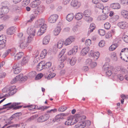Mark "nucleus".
<instances>
[{
    "mask_svg": "<svg viewBox=\"0 0 128 128\" xmlns=\"http://www.w3.org/2000/svg\"><path fill=\"white\" fill-rule=\"evenodd\" d=\"M75 18L77 20H79L82 19L83 16V15L82 12H78L74 16Z\"/></svg>",
    "mask_w": 128,
    "mask_h": 128,
    "instance_id": "obj_21",
    "label": "nucleus"
},
{
    "mask_svg": "<svg viewBox=\"0 0 128 128\" xmlns=\"http://www.w3.org/2000/svg\"><path fill=\"white\" fill-rule=\"evenodd\" d=\"M35 14V15H34V14H32L30 16V19L27 21L28 22H31L35 18L36 16L37 15L36 14Z\"/></svg>",
    "mask_w": 128,
    "mask_h": 128,
    "instance_id": "obj_44",
    "label": "nucleus"
},
{
    "mask_svg": "<svg viewBox=\"0 0 128 128\" xmlns=\"http://www.w3.org/2000/svg\"><path fill=\"white\" fill-rule=\"evenodd\" d=\"M122 15L125 18L128 19V11L126 10H121Z\"/></svg>",
    "mask_w": 128,
    "mask_h": 128,
    "instance_id": "obj_22",
    "label": "nucleus"
},
{
    "mask_svg": "<svg viewBox=\"0 0 128 128\" xmlns=\"http://www.w3.org/2000/svg\"><path fill=\"white\" fill-rule=\"evenodd\" d=\"M50 115L48 114H45L41 116L37 119L38 121L39 122H42L46 121L49 118Z\"/></svg>",
    "mask_w": 128,
    "mask_h": 128,
    "instance_id": "obj_3",
    "label": "nucleus"
},
{
    "mask_svg": "<svg viewBox=\"0 0 128 128\" xmlns=\"http://www.w3.org/2000/svg\"><path fill=\"white\" fill-rule=\"evenodd\" d=\"M78 48L76 46L74 47L72 49L70 50L68 53V55H71L73 54H75L77 52Z\"/></svg>",
    "mask_w": 128,
    "mask_h": 128,
    "instance_id": "obj_13",
    "label": "nucleus"
},
{
    "mask_svg": "<svg viewBox=\"0 0 128 128\" xmlns=\"http://www.w3.org/2000/svg\"><path fill=\"white\" fill-rule=\"evenodd\" d=\"M58 16L57 14H54L50 16L48 19V21L50 23H53L57 20Z\"/></svg>",
    "mask_w": 128,
    "mask_h": 128,
    "instance_id": "obj_4",
    "label": "nucleus"
},
{
    "mask_svg": "<svg viewBox=\"0 0 128 128\" xmlns=\"http://www.w3.org/2000/svg\"><path fill=\"white\" fill-rule=\"evenodd\" d=\"M75 38L73 36H70L67 38L64 42V44L66 46H67L70 44L72 42L74 41Z\"/></svg>",
    "mask_w": 128,
    "mask_h": 128,
    "instance_id": "obj_7",
    "label": "nucleus"
},
{
    "mask_svg": "<svg viewBox=\"0 0 128 128\" xmlns=\"http://www.w3.org/2000/svg\"><path fill=\"white\" fill-rule=\"evenodd\" d=\"M118 26L122 29H124L128 26V23L125 22H119L118 24Z\"/></svg>",
    "mask_w": 128,
    "mask_h": 128,
    "instance_id": "obj_9",
    "label": "nucleus"
},
{
    "mask_svg": "<svg viewBox=\"0 0 128 128\" xmlns=\"http://www.w3.org/2000/svg\"><path fill=\"white\" fill-rule=\"evenodd\" d=\"M92 14V12L91 10L89 9H87L85 10L83 14L84 17H86V16H91Z\"/></svg>",
    "mask_w": 128,
    "mask_h": 128,
    "instance_id": "obj_27",
    "label": "nucleus"
},
{
    "mask_svg": "<svg viewBox=\"0 0 128 128\" xmlns=\"http://www.w3.org/2000/svg\"><path fill=\"white\" fill-rule=\"evenodd\" d=\"M6 41V38L4 39L0 36V49L3 48L5 46Z\"/></svg>",
    "mask_w": 128,
    "mask_h": 128,
    "instance_id": "obj_8",
    "label": "nucleus"
},
{
    "mask_svg": "<svg viewBox=\"0 0 128 128\" xmlns=\"http://www.w3.org/2000/svg\"><path fill=\"white\" fill-rule=\"evenodd\" d=\"M91 44V41L90 39L87 40L85 42V44L86 46H87L86 47L89 46Z\"/></svg>",
    "mask_w": 128,
    "mask_h": 128,
    "instance_id": "obj_58",
    "label": "nucleus"
},
{
    "mask_svg": "<svg viewBox=\"0 0 128 128\" xmlns=\"http://www.w3.org/2000/svg\"><path fill=\"white\" fill-rule=\"evenodd\" d=\"M45 21L44 19L42 18L39 19L38 21V26L40 27V26L44 24Z\"/></svg>",
    "mask_w": 128,
    "mask_h": 128,
    "instance_id": "obj_35",
    "label": "nucleus"
},
{
    "mask_svg": "<svg viewBox=\"0 0 128 128\" xmlns=\"http://www.w3.org/2000/svg\"><path fill=\"white\" fill-rule=\"evenodd\" d=\"M65 114L61 113L58 114L55 117V119L57 120V121H60V120L63 118V116H65Z\"/></svg>",
    "mask_w": 128,
    "mask_h": 128,
    "instance_id": "obj_30",
    "label": "nucleus"
},
{
    "mask_svg": "<svg viewBox=\"0 0 128 128\" xmlns=\"http://www.w3.org/2000/svg\"><path fill=\"white\" fill-rule=\"evenodd\" d=\"M90 50L89 46L85 47L82 49L81 52V55L85 56L88 52Z\"/></svg>",
    "mask_w": 128,
    "mask_h": 128,
    "instance_id": "obj_14",
    "label": "nucleus"
},
{
    "mask_svg": "<svg viewBox=\"0 0 128 128\" xmlns=\"http://www.w3.org/2000/svg\"><path fill=\"white\" fill-rule=\"evenodd\" d=\"M27 34L29 35L32 36H34L35 35L36 30L35 28L32 26L30 27L27 29Z\"/></svg>",
    "mask_w": 128,
    "mask_h": 128,
    "instance_id": "obj_5",
    "label": "nucleus"
},
{
    "mask_svg": "<svg viewBox=\"0 0 128 128\" xmlns=\"http://www.w3.org/2000/svg\"><path fill=\"white\" fill-rule=\"evenodd\" d=\"M74 16V15L73 13H70L67 16L66 19L68 21L70 22L73 20Z\"/></svg>",
    "mask_w": 128,
    "mask_h": 128,
    "instance_id": "obj_31",
    "label": "nucleus"
},
{
    "mask_svg": "<svg viewBox=\"0 0 128 128\" xmlns=\"http://www.w3.org/2000/svg\"><path fill=\"white\" fill-rule=\"evenodd\" d=\"M40 1L38 0H35L32 2L30 4V6L32 8H36L39 5Z\"/></svg>",
    "mask_w": 128,
    "mask_h": 128,
    "instance_id": "obj_12",
    "label": "nucleus"
},
{
    "mask_svg": "<svg viewBox=\"0 0 128 128\" xmlns=\"http://www.w3.org/2000/svg\"><path fill=\"white\" fill-rule=\"evenodd\" d=\"M107 63H105V64H104L102 67V68L105 71L107 70H109V68L108 65H107Z\"/></svg>",
    "mask_w": 128,
    "mask_h": 128,
    "instance_id": "obj_60",
    "label": "nucleus"
},
{
    "mask_svg": "<svg viewBox=\"0 0 128 128\" xmlns=\"http://www.w3.org/2000/svg\"><path fill=\"white\" fill-rule=\"evenodd\" d=\"M9 11V9L7 6H3L0 8V12L3 15L8 13Z\"/></svg>",
    "mask_w": 128,
    "mask_h": 128,
    "instance_id": "obj_11",
    "label": "nucleus"
},
{
    "mask_svg": "<svg viewBox=\"0 0 128 128\" xmlns=\"http://www.w3.org/2000/svg\"><path fill=\"white\" fill-rule=\"evenodd\" d=\"M119 18V16L117 15H114L112 19L113 20L114 22L117 21Z\"/></svg>",
    "mask_w": 128,
    "mask_h": 128,
    "instance_id": "obj_63",
    "label": "nucleus"
},
{
    "mask_svg": "<svg viewBox=\"0 0 128 128\" xmlns=\"http://www.w3.org/2000/svg\"><path fill=\"white\" fill-rule=\"evenodd\" d=\"M12 49H10L7 50L6 52L3 55V57L4 58L10 53H11L12 51Z\"/></svg>",
    "mask_w": 128,
    "mask_h": 128,
    "instance_id": "obj_38",
    "label": "nucleus"
},
{
    "mask_svg": "<svg viewBox=\"0 0 128 128\" xmlns=\"http://www.w3.org/2000/svg\"><path fill=\"white\" fill-rule=\"evenodd\" d=\"M15 27L12 26L8 28L6 32L7 34L9 35L13 34L15 31Z\"/></svg>",
    "mask_w": 128,
    "mask_h": 128,
    "instance_id": "obj_18",
    "label": "nucleus"
},
{
    "mask_svg": "<svg viewBox=\"0 0 128 128\" xmlns=\"http://www.w3.org/2000/svg\"><path fill=\"white\" fill-rule=\"evenodd\" d=\"M24 54L23 52H19L15 56L14 59L17 60H19L23 56Z\"/></svg>",
    "mask_w": 128,
    "mask_h": 128,
    "instance_id": "obj_24",
    "label": "nucleus"
},
{
    "mask_svg": "<svg viewBox=\"0 0 128 128\" xmlns=\"http://www.w3.org/2000/svg\"><path fill=\"white\" fill-rule=\"evenodd\" d=\"M20 102H14L12 103L13 106L14 110H16L21 108L23 106H19L18 105L20 104Z\"/></svg>",
    "mask_w": 128,
    "mask_h": 128,
    "instance_id": "obj_23",
    "label": "nucleus"
},
{
    "mask_svg": "<svg viewBox=\"0 0 128 128\" xmlns=\"http://www.w3.org/2000/svg\"><path fill=\"white\" fill-rule=\"evenodd\" d=\"M51 65V62H47L45 64H44V67L45 68L44 69H48L50 67Z\"/></svg>",
    "mask_w": 128,
    "mask_h": 128,
    "instance_id": "obj_43",
    "label": "nucleus"
},
{
    "mask_svg": "<svg viewBox=\"0 0 128 128\" xmlns=\"http://www.w3.org/2000/svg\"><path fill=\"white\" fill-rule=\"evenodd\" d=\"M76 116L78 117L79 121H83V120L86 119V117L84 116H81L80 114H76Z\"/></svg>",
    "mask_w": 128,
    "mask_h": 128,
    "instance_id": "obj_32",
    "label": "nucleus"
},
{
    "mask_svg": "<svg viewBox=\"0 0 128 128\" xmlns=\"http://www.w3.org/2000/svg\"><path fill=\"white\" fill-rule=\"evenodd\" d=\"M50 39V36L49 35L45 36L42 40V43L43 44H47L49 42Z\"/></svg>",
    "mask_w": 128,
    "mask_h": 128,
    "instance_id": "obj_15",
    "label": "nucleus"
},
{
    "mask_svg": "<svg viewBox=\"0 0 128 128\" xmlns=\"http://www.w3.org/2000/svg\"><path fill=\"white\" fill-rule=\"evenodd\" d=\"M120 72L123 74H127L128 73L127 70L123 68H120Z\"/></svg>",
    "mask_w": 128,
    "mask_h": 128,
    "instance_id": "obj_61",
    "label": "nucleus"
},
{
    "mask_svg": "<svg viewBox=\"0 0 128 128\" xmlns=\"http://www.w3.org/2000/svg\"><path fill=\"white\" fill-rule=\"evenodd\" d=\"M66 51V49L64 48L62 49L59 54L58 56V57H61L62 56H64L63 55L65 52Z\"/></svg>",
    "mask_w": 128,
    "mask_h": 128,
    "instance_id": "obj_55",
    "label": "nucleus"
},
{
    "mask_svg": "<svg viewBox=\"0 0 128 128\" xmlns=\"http://www.w3.org/2000/svg\"><path fill=\"white\" fill-rule=\"evenodd\" d=\"M17 90L15 88L14 86L10 88L9 94L12 95L16 92Z\"/></svg>",
    "mask_w": 128,
    "mask_h": 128,
    "instance_id": "obj_29",
    "label": "nucleus"
},
{
    "mask_svg": "<svg viewBox=\"0 0 128 128\" xmlns=\"http://www.w3.org/2000/svg\"><path fill=\"white\" fill-rule=\"evenodd\" d=\"M29 58V57L27 56L24 57L21 62V65H24L26 64L28 62Z\"/></svg>",
    "mask_w": 128,
    "mask_h": 128,
    "instance_id": "obj_26",
    "label": "nucleus"
},
{
    "mask_svg": "<svg viewBox=\"0 0 128 128\" xmlns=\"http://www.w3.org/2000/svg\"><path fill=\"white\" fill-rule=\"evenodd\" d=\"M110 7L114 9H118L120 8V4L118 3H113L110 4Z\"/></svg>",
    "mask_w": 128,
    "mask_h": 128,
    "instance_id": "obj_19",
    "label": "nucleus"
},
{
    "mask_svg": "<svg viewBox=\"0 0 128 128\" xmlns=\"http://www.w3.org/2000/svg\"><path fill=\"white\" fill-rule=\"evenodd\" d=\"M22 125V124H14L10 125L7 127V128H10V127H18L20 126V125Z\"/></svg>",
    "mask_w": 128,
    "mask_h": 128,
    "instance_id": "obj_59",
    "label": "nucleus"
},
{
    "mask_svg": "<svg viewBox=\"0 0 128 128\" xmlns=\"http://www.w3.org/2000/svg\"><path fill=\"white\" fill-rule=\"evenodd\" d=\"M23 77V74H20L16 76L15 77V78H16L18 80H20L21 81V80Z\"/></svg>",
    "mask_w": 128,
    "mask_h": 128,
    "instance_id": "obj_62",
    "label": "nucleus"
},
{
    "mask_svg": "<svg viewBox=\"0 0 128 128\" xmlns=\"http://www.w3.org/2000/svg\"><path fill=\"white\" fill-rule=\"evenodd\" d=\"M96 26L94 23H92L91 24L90 26V30L88 32V34L89 35L90 33L93 32Z\"/></svg>",
    "mask_w": 128,
    "mask_h": 128,
    "instance_id": "obj_25",
    "label": "nucleus"
},
{
    "mask_svg": "<svg viewBox=\"0 0 128 128\" xmlns=\"http://www.w3.org/2000/svg\"><path fill=\"white\" fill-rule=\"evenodd\" d=\"M47 53V50L46 49H44L42 51L41 53L40 54V57H42V58H45V56H46V55Z\"/></svg>",
    "mask_w": 128,
    "mask_h": 128,
    "instance_id": "obj_41",
    "label": "nucleus"
},
{
    "mask_svg": "<svg viewBox=\"0 0 128 128\" xmlns=\"http://www.w3.org/2000/svg\"><path fill=\"white\" fill-rule=\"evenodd\" d=\"M58 58H59V60L60 61V62H63L66 60L67 57L66 56L64 55L62 56L61 57Z\"/></svg>",
    "mask_w": 128,
    "mask_h": 128,
    "instance_id": "obj_47",
    "label": "nucleus"
},
{
    "mask_svg": "<svg viewBox=\"0 0 128 128\" xmlns=\"http://www.w3.org/2000/svg\"><path fill=\"white\" fill-rule=\"evenodd\" d=\"M98 33L101 36H103L106 34V32L104 30L100 29L98 30Z\"/></svg>",
    "mask_w": 128,
    "mask_h": 128,
    "instance_id": "obj_57",
    "label": "nucleus"
},
{
    "mask_svg": "<svg viewBox=\"0 0 128 128\" xmlns=\"http://www.w3.org/2000/svg\"><path fill=\"white\" fill-rule=\"evenodd\" d=\"M104 26L105 29L107 30H108L110 28L111 25L109 23L107 22L104 24Z\"/></svg>",
    "mask_w": 128,
    "mask_h": 128,
    "instance_id": "obj_56",
    "label": "nucleus"
},
{
    "mask_svg": "<svg viewBox=\"0 0 128 128\" xmlns=\"http://www.w3.org/2000/svg\"><path fill=\"white\" fill-rule=\"evenodd\" d=\"M15 118L14 116L12 115L7 120L6 123L8 124H10L12 122L11 121V120H13L14 118Z\"/></svg>",
    "mask_w": 128,
    "mask_h": 128,
    "instance_id": "obj_52",
    "label": "nucleus"
},
{
    "mask_svg": "<svg viewBox=\"0 0 128 128\" xmlns=\"http://www.w3.org/2000/svg\"><path fill=\"white\" fill-rule=\"evenodd\" d=\"M84 19L88 23L92 22L93 20V18L90 16L84 17Z\"/></svg>",
    "mask_w": 128,
    "mask_h": 128,
    "instance_id": "obj_34",
    "label": "nucleus"
},
{
    "mask_svg": "<svg viewBox=\"0 0 128 128\" xmlns=\"http://www.w3.org/2000/svg\"><path fill=\"white\" fill-rule=\"evenodd\" d=\"M16 66H13L12 68L14 70V73L15 74H18L20 72L21 69L20 68L16 67H15Z\"/></svg>",
    "mask_w": 128,
    "mask_h": 128,
    "instance_id": "obj_33",
    "label": "nucleus"
},
{
    "mask_svg": "<svg viewBox=\"0 0 128 128\" xmlns=\"http://www.w3.org/2000/svg\"><path fill=\"white\" fill-rule=\"evenodd\" d=\"M67 108V106H63L61 107H60L59 108L58 110L60 112H63Z\"/></svg>",
    "mask_w": 128,
    "mask_h": 128,
    "instance_id": "obj_48",
    "label": "nucleus"
},
{
    "mask_svg": "<svg viewBox=\"0 0 128 128\" xmlns=\"http://www.w3.org/2000/svg\"><path fill=\"white\" fill-rule=\"evenodd\" d=\"M71 5L73 7L79 8L80 6V3L77 0H72L71 3Z\"/></svg>",
    "mask_w": 128,
    "mask_h": 128,
    "instance_id": "obj_10",
    "label": "nucleus"
},
{
    "mask_svg": "<svg viewBox=\"0 0 128 128\" xmlns=\"http://www.w3.org/2000/svg\"><path fill=\"white\" fill-rule=\"evenodd\" d=\"M96 6L97 8L102 10V12H105V11L106 10V9H107V10H108V8H104L103 4L99 2Z\"/></svg>",
    "mask_w": 128,
    "mask_h": 128,
    "instance_id": "obj_16",
    "label": "nucleus"
},
{
    "mask_svg": "<svg viewBox=\"0 0 128 128\" xmlns=\"http://www.w3.org/2000/svg\"><path fill=\"white\" fill-rule=\"evenodd\" d=\"M88 123V125H90V122L89 120L79 121L78 123L76 125L75 128H84L86 125V123Z\"/></svg>",
    "mask_w": 128,
    "mask_h": 128,
    "instance_id": "obj_2",
    "label": "nucleus"
},
{
    "mask_svg": "<svg viewBox=\"0 0 128 128\" xmlns=\"http://www.w3.org/2000/svg\"><path fill=\"white\" fill-rule=\"evenodd\" d=\"M100 56V53L98 52H94L93 55L92 57H93L94 60H97Z\"/></svg>",
    "mask_w": 128,
    "mask_h": 128,
    "instance_id": "obj_42",
    "label": "nucleus"
},
{
    "mask_svg": "<svg viewBox=\"0 0 128 128\" xmlns=\"http://www.w3.org/2000/svg\"><path fill=\"white\" fill-rule=\"evenodd\" d=\"M30 0H23L22 2V4L23 6H26L30 3Z\"/></svg>",
    "mask_w": 128,
    "mask_h": 128,
    "instance_id": "obj_54",
    "label": "nucleus"
},
{
    "mask_svg": "<svg viewBox=\"0 0 128 128\" xmlns=\"http://www.w3.org/2000/svg\"><path fill=\"white\" fill-rule=\"evenodd\" d=\"M43 62L42 61L39 63L37 66V70L38 71H40L43 69H44L45 68L44 67Z\"/></svg>",
    "mask_w": 128,
    "mask_h": 128,
    "instance_id": "obj_28",
    "label": "nucleus"
},
{
    "mask_svg": "<svg viewBox=\"0 0 128 128\" xmlns=\"http://www.w3.org/2000/svg\"><path fill=\"white\" fill-rule=\"evenodd\" d=\"M36 72L34 71L29 72L28 74V76L30 77L34 78L36 76Z\"/></svg>",
    "mask_w": 128,
    "mask_h": 128,
    "instance_id": "obj_40",
    "label": "nucleus"
},
{
    "mask_svg": "<svg viewBox=\"0 0 128 128\" xmlns=\"http://www.w3.org/2000/svg\"><path fill=\"white\" fill-rule=\"evenodd\" d=\"M13 8L14 12H19L21 9V8L20 7L17 6H15Z\"/></svg>",
    "mask_w": 128,
    "mask_h": 128,
    "instance_id": "obj_50",
    "label": "nucleus"
},
{
    "mask_svg": "<svg viewBox=\"0 0 128 128\" xmlns=\"http://www.w3.org/2000/svg\"><path fill=\"white\" fill-rule=\"evenodd\" d=\"M104 12L105 14L102 15L100 17V19L101 20H106L108 17V15L106 14V11Z\"/></svg>",
    "mask_w": 128,
    "mask_h": 128,
    "instance_id": "obj_49",
    "label": "nucleus"
},
{
    "mask_svg": "<svg viewBox=\"0 0 128 128\" xmlns=\"http://www.w3.org/2000/svg\"><path fill=\"white\" fill-rule=\"evenodd\" d=\"M122 39L126 43H128V36L124 35L123 36Z\"/></svg>",
    "mask_w": 128,
    "mask_h": 128,
    "instance_id": "obj_64",
    "label": "nucleus"
},
{
    "mask_svg": "<svg viewBox=\"0 0 128 128\" xmlns=\"http://www.w3.org/2000/svg\"><path fill=\"white\" fill-rule=\"evenodd\" d=\"M44 10V8L40 6L34 10V11L35 14L37 15L42 12Z\"/></svg>",
    "mask_w": 128,
    "mask_h": 128,
    "instance_id": "obj_20",
    "label": "nucleus"
},
{
    "mask_svg": "<svg viewBox=\"0 0 128 128\" xmlns=\"http://www.w3.org/2000/svg\"><path fill=\"white\" fill-rule=\"evenodd\" d=\"M64 44V41L62 40L59 41L58 43L57 46L58 48H60L63 46Z\"/></svg>",
    "mask_w": 128,
    "mask_h": 128,
    "instance_id": "obj_45",
    "label": "nucleus"
},
{
    "mask_svg": "<svg viewBox=\"0 0 128 128\" xmlns=\"http://www.w3.org/2000/svg\"><path fill=\"white\" fill-rule=\"evenodd\" d=\"M3 109H4L8 108V110L13 108L14 109L12 103V102L9 103L8 104L3 105Z\"/></svg>",
    "mask_w": 128,
    "mask_h": 128,
    "instance_id": "obj_17",
    "label": "nucleus"
},
{
    "mask_svg": "<svg viewBox=\"0 0 128 128\" xmlns=\"http://www.w3.org/2000/svg\"><path fill=\"white\" fill-rule=\"evenodd\" d=\"M76 61L77 59L76 57H73L70 60V64L71 65H74L76 64Z\"/></svg>",
    "mask_w": 128,
    "mask_h": 128,
    "instance_id": "obj_37",
    "label": "nucleus"
},
{
    "mask_svg": "<svg viewBox=\"0 0 128 128\" xmlns=\"http://www.w3.org/2000/svg\"><path fill=\"white\" fill-rule=\"evenodd\" d=\"M111 57L114 61H116L117 60V58L116 53L114 52L111 54Z\"/></svg>",
    "mask_w": 128,
    "mask_h": 128,
    "instance_id": "obj_51",
    "label": "nucleus"
},
{
    "mask_svg": "<svg viewBox=\"0 0 128 128\" xmlns=\"http://www.w3.org/2000/svg\"><path fill=\"white\" fill-rule=\"evenodd\" d=\"M55 75V74L54 73L53 74L50 73L47 77H46V78H47L48 80H50L52 78H54Z\"/></svg>",
    "mask_w": 128,
    "mask_h": 128,
    "instance_id": "obj_53",
    "label": "nucleus"
},
{
    "mask_svg": "<svg viewBox=\"0 0 128 128\" xmlns=\"http://www.w3.org/2000/svg\"><path fill=\"white\" fill-rule=\"evenodd\" d=\"M117 44H113L110 46L109 49L110 50L113 51L117 47Z\"/></svg>",
    "mask_w": 128,
    "mask_h": 128,
    "instance_id": "obj_39",
    "label": "nucleus"
},
{
    "mask_svg": "<svg viewBox=\"0 0 128 128\" xmlns=\"http://www.w3.org/2000/svg\"><path fill=\"white\" fill-rule=\"evenodd\" d=\"M86 62L87 65L90 66L92 68L94 67L97 65L96 62H92V60L90 59H87Z\"/></svg>",
    "mask_w": 128,
    "mask_h": 128,
    "instance_id": "obj_6",
    "label": "nucleus"
},
{
    "mask_svg": "<svg viewBox=\"0 0 128 128\" xmlns=\"http://www.w3.org/2000/svg\"><path fill=\"white\" fill-rule=\"evenodd\" d=\"M27 40L24 37L21 38L18 42L19 47L22 49H24L27 47Z\"/></svg>",
    "mask_w": 128,
    "mask_h": 128,
    "instance_id": "obj_1",
    "label": "nucleus"
},
{
    "mask_svg": "<svg viewBox=\"0 0 128 128\" xmlns=\"http://www.w3.org/2000/svg\"><path fill=\"white\" fill-rule=\"evenodd\" d=\"M40 29L43 32H44L47 28L46 25V24H44L40 26Z\"/></svg>",
    "mask_w": 128,
    "mask_h": 128,
    "instance_id": "obj_46",
    "label": "nucleus"
},
{
    "mask_svg": "<svg viewBox=\"0 0 128 128\" xmlns=\"http://www.w3.org/2000/svg\"><path fill=\"white\" fill-rule=\"evenodd\" d=\"M61 29L60 27H57L54 31L53 33L54 35H58L60 33Z\"/></svg>",
    "mask_w": 128,
    "mask_h": 128,
    "instance_id": "obj_36",
    "label": "nucleus"
}]
</instances>
